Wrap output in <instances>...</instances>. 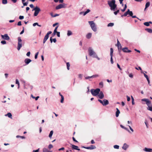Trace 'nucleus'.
I'll return each mask as SVG.
<instances>
[{"label": "nucleus", "instance_id": "c756f323", "mask_svg": "<svg viewBox=\"0 0 152 152\" xmlns=\"http://www.w3.org/2000/svg\"><path fill=\"white\" fill-rule=\"evenodd\" d=\"M70 66V65L69 62L66 63L67 68L68 70H69V69Z\"/></svg>", "mask_w": 152, "mask_h": 152}, {"label": "nucleus", "instance_id": "69168bd1", "mask_svg": "<svg viewBox=\"0 0 152 152\" xmlns=\"http://www.w3.org/2000/svg\"><path fill=\"white\" fill-rule=\"evenodd\" d=\"M117 66H118V67L121 70V68L120 67V66L118 64H117Z\"/></svg>", "mask_w": 152, "mask_h": 152}, {"label": "nucleus", "instance_id": "774afa93", "mask_svg": "<svg viewBox=\"0 0 152 152\" xmlns=\"http://www.w3.org/2000/svg\"><path fill=\"white\" fill-rule=\"evenodd\" d=\"M39 149H38L37 150H34L33 151V152H38L39 151Z\"/></svg>", "mask_w": 152, "mask_h": 152}, {"label": "nucleus", "instance_id": "680f3d73", "mask_svg": "<svg viewBox=\"0 0 152 152\" xmlns=\"http://www.w3.org/2000/svg\"><path fill=\"white\" fill-rule=\"evenodd\" d=\"M72 140H73V141L75 142H78V141L76 140L75 137H72Z\"/></svg>", "mask_w": 152, "mask_h": 152}, {"label": "nucleus", "instance_id": "c9c22d12", "mask_svg": "<svg viewBox=\"0 0 152 152\" xmlns=\"http://www.w3.org/2000/svg\"><path fill=\"white\" fill-rule=\"evenodd\" d=\"M113 147L114 148L117 149H118L119 147V145H114Z\"/></svg>", "mask_w": 152, "mask_h": 152}, {"label": "nucleus", "instance_id": "423d86ee", "mask_svg": "<svg viewBox=\"0 0 152 152\" xmlns=\"http://www.w3.org/2000/svg\"><path fill=\"white\" fill-rule=\"evenodd\" d=\"M89 55L91 56H93L94 57H97V55L91 49V48H89L88 50Z\"/></svg>", "mask_w": 152, "mask_h": 152}, {"label": "nucleus", "instance_id": "5701e85b", "mask_svg": "<svg viewBox=\"0 0 152 152\" xmlns=\"http://www.w3.org/2000/svg\"><path fill=\"white\" fill-rule=\"evenodd\" d=\"M145 30L149 33H152V29L151 28H146Z\"/></svg>", "mask_w": 152, "mask_h": 152}, {"label": "nucleus", "instance_id": "c03bdc74", "mask_svg": "<svg viewBox=\"0 0 152 152\" xmlns=\"http://www.w3.org/2000/svg\"><path fill=\"white\" fill-rule=\"evenodd\" d=\"M119 10H118L117 11H115V12H114V13L115 14V15H116L118 13H119Z\"/></svg>", "mask_w": 152, "mask_h": 152}, {"label": "nucleus", "instance_id": "6e6d98bb", "mask_svg": "<svg viewBox=\"0 0 152 152\" xmlns=\"http://www.w3.org/2000/svg\"><path fill=\"white\" fill-rule=\"evenodd\" d=\"M126 97L127 98V100L128 101H129L130 100V98L128 96H127Z\"/></svg>", "mask_w": 152, "mask_h": 152}, {"label": "nucleus", "instance_id": "0eeeda50", "mask_svg": "<svg viewBox=\"0 0 152 152\" xmlns=\"http://www.w3.org/2000/svg\"><path fill=\"white\" fill-rule=\"evenodd\" d=\"M22 40L20 37H18V44L17 49L18 50H20L22 47Z\"/></svg>", "mask_w": 152, "mask_h": 152}, {"label": "nucleus", "instance_id": "f03ea898", "mask_svg": "<svg viewBox=\"0 0 152 152\" xmlns=\"http://www.w3.org/2000/svg\"><path fill=\"white\" fill-rule=\"evenodd\" d=\"M100 91V89L99 88H96V89H92L91 90V93L93 96H96L98 95Z\"/></svg>", "mask_w": 152, "mask_h": 152}, {"label": "nucleus", "instance_id": "864d4df0", "mask_svg": "<svg viewBox=\"0 0 152 152\" xmlns=\"http://www.w3.org/2000/svg\"><path fill=\"white\" fill-rule=\"evenodd\" d=\"M28 2H26L25 3H23V6H27L28 4Z\"/></svg>", "mask_w": 152, "mask_h": 152}, {"label": "nucleus", "instance_id": "20e7f679", "mask_svg": "<svg viewBox=\"0 0 152 152\" xmlns=\"http://www.w3.org/2000/svg\"><path fill=\"white\" fill-rule=\"evenodd\" d=\"M89 23L92 29L94 31H96L97 30L95 26V24L93 21H89Z\"/></svg>", "mask_w": 152, "mask_h": 152}, {"label": "nucleus", "instance_id": "f3484780", "mask_svg": "<svg viewBox=\"0 0 152 152\" xmlns=\"http://www.w3.org/2000/svg\"><path fill=\"white\" fill-rule=\"evenodd\" d=\"M99 98L100 99H102L104 97V95L102 91H100L98 95Z\"/></svg>", "mask_w": 152, "mask_h": 152}, {"label": "nucleus", "instance_id": "f8f14e48", "mask_svg": "<svg viewBox=\"0 0 152 152\" xmlns=\"http://www.w3.org/2000/svg\"><path fill=\"white\" fill-rule=\"evenodd\" d=\"M123 51L125 53H130L132 52L131 50H128L127 47L124 48L122 49Z\"/></svg>", "mask_w": 152, "mask_h": 152}, {"label": "nucleus", "instance_id": "b1692460", "mask_svg": "<svg viewBox=\"0 0 152 152\" xmlns=\"http://www.w3.org/2000/svg\"><path fill=\"white\" fill-rule=\"evenodd\" d=\"M127 15H128V10L124 15H121V17H123L124 16H126Z\"/></svg>", "mask_w": 152, "mask_h": 152}, {"label": "nucleus", "instance_id": "9d476101", "mask_svg": "<svg viewBox=\"0 0 152 152\" xmlns=\"http://www.w3.org/2000/svg\"><path fill=\"white\" fill-rule=\"evenodd\" d=\"M117 46L118 47V50L119 51H120V50H121L122 49V46H121V43H120V42L118 40V39H117Z\"/></svg>", "mask_w": 152, "mask_h": 152}, {"label": "nucleus", "instance_id": "2f4dec72", "mask_svg": "<svg viewBox=\"0 0 152 152\" xmlns=\"http://www.w3.org/2000/svg\"><path fill=\"white\" fill-rule=\"evenodd\" d=\"M114 25V24L113 23H109L108 25L107 26L110 27V26H113Z\"/></svg>", "mask_w": 152, "mask_h": 152}, {"label": "nucleus", "instance_id": "09e8293b", "mask_svg": "<svg viewBox=\"0 0 152 152\" xmlns=\"http://www.w3.org/2000/svg\"><path fill=\"white\" fill-rule=\"evenodd\" d=\"M91 78H92L91 76H88V77H85V78L86 79H89Z\"/></svg>", "mask_w": 152, "mask_h": 152}, {"label": "nucleus", "instance_id": "5fc2aeb1", "mask_svg": "<svg viewBox=\"0 0 152 152\" xmlns=\"http://www.w3.org/2000/svg\"><path fill=\"white\" fill-rule=\"evenodd\" d=\"M36 25H38V23H35L33 24L34 26H35Z\"/></svg>", "mask_w": 152, "mask_h": 152}, {"label": "nucleus", "instance_id": "13d9d810", "mask_svg": "<svg viewBox=\"0 0 152 152\" xmlns=\"http://www.w3.org/2000/svg\"><path fill=\"white\" fill-rule=\"evenodd\" d=\"M30 54V52H27V53L26 54V55L28 56H29Z\"/></svg>", "mask_w": 152, "mask_h": 152}, {"label": "nucleus", "instance_id": "4c0bfd02", "mask_svg": "<svg viewBox=\"0 0 152 152\" xmlns=\"http://www.w3.org/2000/svg\"><path fill=\"white\" fill-rule=\"evenodd\" d=\"M111 58H110V61L111 63L112 64H113V56H110Z\"/></svg>", "mask_w": 152, "mask_h": 152}, {"label": "nucleus", "instance_id": "4468645a", "mask_svg": "<svg viewBox=\"0 0 152 152\" xmlns=\"http://www.w3.org/2000/svg\"><path fill=\"white\" fill-rule=\"evenodd\" d=\"M90 11V10L89 9H87V11L85 12H80V14L81 15L83 14L84 16L85 15L87 14Z\"/></svg>", "mask_w": 152, "mask_h": 152}, {"label": "nucleus", "instance_id": "412c9836", "mask_svg": "<svg viewBox=\"0 0 152 152\" xmlns=\"http://www.w3.org/2000/svg\"><path fill=\"white\" fill-rule=\"evenodd\" d=\"M92 34L91 33H88L86 36V37L88 39H90L91 37Z\"/></svg>", "mask_w": 152, "mask_h": 152}, {"label": "nucleus", "instance_id": "ea45409f", "mask_svg": "<svg viewBox=\"0 0 152 152\" xmlns=\"http://www.w3.org/2000/svg\"><path fill=\"white\" fill-rule=\"evenodd\" d=\"M145 123L146 126L148 128V123L147 121L146 120H145Z\"/></svg>", "mask_w": 152, "mask_h": 152}, {"label": "nucleus", "instance_id": "9b49d317", "mask_svg": "<svg viewBox=\"0 0 152 152\" xmlns=\"http://www.w3.org/2000/svg\"><path fill=\"white\" fill-rule=\"evenodd\" d=\"M148 107H147V109L149 110L152 111V104L151 102L147 104Z\"/></svg>", "mask_w": 152, "mask_h": 152}, {"label": "nucleus", "instance_id": "f704fd0d", "mask_svg": "<svg viewBox=\"0 0 152 152\" xmlns=\"http://www.w3.org/2000/svg\"><path fill=\"white\" fill-rule=\"evenodd\" d=\"M82 148H85L87 149H90L91 150L90 148V146L89 147H85L84 146H82Z\"/></svg>", "mask_w": 152, "mask_h": 152}, {"label": "nucleus", "instance_id": "2eb2a0df", "mask_svg": "<svg viewBox=\"0 0 152 152\" xmlns=\"http://www.w3.org/2000/svg\"><path fill=\"white\" fill-rule=\"evenodd\" d=\"M109 104V102L108 100L104 99L103 100V104H102L104 106H106Z\"/></svg>", "mask_w": 152, "mask_h": 152}, {"label": "nucleus", "instance_id": "79ce46f5", "mask_svg": "<svg viewBox=\"0 0 152 152\" xmlns=\"http://www.w3.org/2000/svg\"><path fill=\"white\" fill-rule=\"evenodd\" d=\"M53 145L51 144H50L48 146V148L50 149L51 148H53Z\"/></svg>", "mask_w": 152, "mask_h": 152}, {"label": "nucleus", "instance_id": "0e129e2a", "mask_svg": "<svg viewBox=\"0 0 152 152\" xmlns=\"http://www.w3.org/2000/svg\"><path fill=\"white\" fill-rule=\"evenodd\" d=\"M23 30L20 33V34H23L24 32V28L23 27Z\"/></svg>", "mask_w": 152, "mask_h": 152}, {"label": "nucleus", "instance_id": "3c124183", "mask_svg": "<svg viewBox=\"0 0 152 152\" xmlns=\"http://www.w3.org/2000/svg\"><path fill=\"white\" fill-rule=\"evenodd\" d=\"M58 26H57L55 28V29L54 30V31H55V32H57V28H58Z\"/></svg>", "mask_w": 152, "mask_h": 152}, {"label": "nucleus", "instance_id": "7ed1b4c3", "mask_svg": "<svg viewBox=\"0 0 152 152\" xmlns=\"http://www.w3.org/2000/svg\"><path fill=\"white\" fill-rule=\"evenodd\" d=\"M34 10L35 11L34 13V16H37L39 12L41 10L40 8L36 6V7H35L33 10L32 11Z\"/></svg>", "mask_w": 152, "mask_h": 152}, {"label": "nucleus", "instance_id": "473e14b6", "mask_svg": "<svg viewBox=\"0 0 152 152\" xmlns=\"http://www.w3.org/2000/svg\"><path fill=\"white\" fill-rule=\"evenodd\" d=\"M2 3L3 4H6L7 3V0H2Z\"/></svg>", "mask_w": 152, "mask_h": 152}, {"label": "nucleus", "instance_id": "bf43d9fd", "mask_svg": "<svg viewBox=\"0 0 152 152\" xmlns=\"http://www.w3.org/2000/svg\"><path fill=\"white\" fill-rule=\"evenodd\" d=\"M58 23H56L54 24H53V27H55V26L56 25H58Z\"/></svg>", "mask_w": 152, "mask_h": 152}, {"label": "nucleus", "instance_id": "f257e3e1", "mask_svg": "<svg viewBox=\"0 0 152 152\" xmlns=\"http://www.w3.org/2000/svg\"><path fill=\"white\" fill-rule=\"evenodd\" d=\"M107 2L109 6L110 7L111 10H114L117 7V5L115 4V0L108 1Z\"/></svg>", "mask_w": 152, "mask_h": 152}, {"label": "nucleus", "instance_id": "6ab92c4d", "mask_svg": "<svg viewBox=\"0 0 152 152\" xmlns=\"http://www.w3.org/2000/svg\"><path fill=\"white\" fill-rule=\"evenodd\" d=\"M129 145L126 143H124L123 146L122 147V148L124 150H126L128 148Z\"/></svg>", "mask_w": 152, "mask_h": 152}, {"label": "nucleus", "instance_id": "338daca9", "mask_svg": "<svg viewBox=\"0 0 152 152\" xmlns=\"http://www.w3.org/2000/svg\"><path fill=\"white\" fill-rule=\"evenodd\" d=\"M119 1H120V3L121 4H122V5H123V1H124V0H119Z\"/></svg>", "mask_w": 152, "mask_h": 152}, {"label": "nucleus", "instance_id": "dca6fc26", "mask_svg": "<svg viewBox=\"0 0 152 152\" xmlns=\"http://www.w3.org/2000/svg\"><path fill=\"white\" fill-rule=\"evenodd\" d=\"M31 61V60L29 58H26L24 60V62L26 64H28Z\"/></svg>", "mask_w": 152, "mask_h": 152}, {"label": "nucleus", "instance_id": "603ef678", "mask_svg": "<svg viewBox=\"0 0 152 152\" xmlns=\"http://www.w3.org/2000/svg\"><path fill=\"white\" fill-rule=\"evenodd\" d=\"M18 26H21V21H20L19 22H18Z\"/></svg>", "mask_w": 152, "mask_h": 152}, {"label": "nucleus", "instance_id": "cd10ccee", "mask_svg": "<svg viewBox=\"0 0 152 152\" xmlns=\"http://www.w3.org/2000/svg\"><path fill=\"white\" fill-rule=\"evenodd\" d=\"M72 34V33L71 31L69 30L68 31L67 35L68 36H69Z\"/></svg>", "mask_w": 152, "mask_h": 152}, {"label": "nucleus", "instance_id": "a878e982", "mask_svg": "<svg viewBox=\"0 0 152 152\" xmlns=\"http://www.w3.org/2000/svg\"><path fill=\"white\" fill-rule=\"evenodd\" d=\"M90 148L91 150L95 149L96 148L95 146L92 145H90Z\"/></svg>", "mask_w": 152, "mask_h": 152}, {"label": "nucleus", "instance_id": "393cba45", "mask_svg": "<svg viewBox=\"0 0 152 152\" xmlns=\"http://www.w3.org/2000/svg\"><path fill=\"white\" fill-rule=\"evenodd\" d=\"M128 14L130 15L131 16H132V15H133L132 12L131 11H130L129 9H128Z\"/></svg>", "mask_w": 152, "mask_h": 152}, {"label": "nucleus", "instance_id": "a18cd8bd", "mask_svg": "<svg viewBox=\"0 0 152 152\" xmlns=\"http://www.w3.org/2000/svg\"><path fill=\"white\" fill-rule=\"evenodd\" d=\"M1 43L3 44H5L6 43V42L5 40H3L1 41Z\"/></svg>", "mask_w": 152, "mask_h": 152}, {"label": "nucleus", "instance_id": "e433bc0d", "mask_svg": "<svg viewBox=\"0 0 152 152\" xmlns=\"http://www.w3.org/2000/svg\"><path fill=\"white\" fill-rule=\"evenodd\" d=\"M15 83H16V84H17L18 85V88H19V82L18 80L17 79H16V80Z\"/></svg>", "mask_w": 152, "mask_h": 152}, {"label": "nucleus", "instance_id": "e2e57ef3", "mask_svg": "<svg viewBox=\"0 0 152 152\" xmlns=\"http://www.w3.org/2000/svg\"><path fill=\"white\" fill-rule=\"evenodd\" d=\"M99 102L102 104H103V102L101 100L99 99L98 100Z\"/></svg>", "mask_w": 152, "mask_h": 152}, {"label": "nucleus", "instance_id": "4d7b16f0", "mask_svg": "<svg viewBox=\"0 0 152 152\" xmlns=\"http://www.w3.org/2000/svg\"><path fill=\"white\" fill-rule=\"evenodd\" d=\"M135 69H137V70H138V69H139L140 70H142V69L140 67V66H139L138 67V68H137V67H135Z\"/></svg>", "mask_w": 152, "mask_h": 152}, {"label": "nucleus", "instance_id": "ddd939ff", "mask_svg": "<svg viewBox=\"0 0 152 152\" xmlns=\"http://www.w3.org/2000/svg\"><path fill=\"white\" fill-rule=\"evenodd\" d=\"M72 147V149L76 150L77 151H80V149L79 148H78V147L74 145L71 144Z\"/></svg>", "mask_w": 152, "mask_h": 152}, {"label": "nucleus", "instance_id": "7c9ffc66", "mask_svg": "<svg viewBox=\"0 0 152 152\" xmlns=\"http://www.w3.org/2000/svg\"><path fill=\"white\" fill-rule=\"evenodd\" d=\"M53 131L52 130L50 132V133L49 134V137L50 138H51V137H52V136L53 134Z\"/></svg>", "mask_w": 152, "mask_h": 152}, {"label": "nucleus", "instance_id": "a211bd4d", "mask_svg": "<svg viewBox=\"0 0 152 152\" xmlns=\"http://www.w3.org/2000/svg\"><path fill=\"white\" fill-rule=\"evenodd\" d=\"M142 100L143 101H145L146 102L147 105L151 102L147 99H142Z\"/></svg>", "mask_w": 152, "mask_h": 152}, {"label": "nucleus", "instance_id": "8fccbe9b", "mask_svg": "<svg viewBox=\"0 0 152 152\" xmlns=\"http://www.w3.org/2000/svg\"><path fill=\"white\" fill-rule=\"evenodd\" d=\"M24 16H20L19 17V19L20 20H22L23 19Z\"/></svg>", "mask_w": 152, "mask_h": 152}, {"label": "nucleus", "instance_id": "a19ab883", "mask_svg": "<svg viewBox=\"0 0 152 152\" xmlns=\"http://www.w3.org/2000/svg\"><path fill=\"white\" fill-rule=\"evenodd\" d=\"M38 53H39V52H38L35 54V57H34L35 59H37V58Z\"/></svg>", "mask_w": 152, "mask_h": 152}, {"label": "nucleus", "instance_id": "052dcab7", "mask_svg": "<svg viewBox=\"0 0 152 152\" xmlns=\"http://www.w3.org/2000/svg\"><path fill=\"white\" fill-rule=\"evenodd\" d=\"M64 150V147H62L60 148H59V149H58V151H61V150Z\"/></svg>", "mask_w": 152, "mask_h": 152}, {"label": "nucleus", "instance_id": "de8ad7c7", "mask_svg": "<svg viewBox=\"0 0 152 152\" xmlns=\"http://www.w3.org/2000/svg\"><path fill=\"white\" fill-rule=\"evenodd\" d=\"M56 33L57 34V36L58 37H60V32L57 31V32H56Z\"/></svg>", "mask_w": 152, "mask_h": 152}, {"label": "nucleus", "instance_id": "bb28decb", "mask_svg": "<svg viewBox=\"0 0 152 152\" xmlns=\"http://www.w3.org/2000/svg\"><path fill=\"white\" fill-rule=\"evenodd\" d=\"M113 49L112 48H110V56H113Z\"/></svg>", "mask_w": 152, "mask_h": 152}, {"label": "nucleus", "instance_id": "4be33fe9", "mask_svg": "<svg viewBox=\"0 0 152 152\" xmlns=\"http://www.w3.org/2000/svg\"><path fill=\"white\" fill-rule=\"evenodd\" d=\"M6 116H8V117L12 118V115L10 113H9L5 115Z\"/></svg>", "mask_w": 152, "mask_h": 152}, {"label": "nucleus", "instance_id": "37998d69", "mask_svg": "<svg viewBox=\"0 0 152 152\" xmlns=\"http://www.w3.org/2000/svg\"><path fill=\"white\" fill-rule=\"evenodd\" d=\"M48 150L46 148H43V152H48Z\"/></svg>", "mask_w": 152, "mask_h": 152}, {"label": "nucleus", "instance_id": "c85d7f7f", "mask_svg": "<svg viewBox=\"0 0 152 152\" xmlns=\"http://www.w3.org/2000/svg\"><path fill=\"white\" fill-rule=\"evenodd\" d=\"M150 5V2H148L146 3L145 4V9H146Z\"/></svg>", "mask_w": 152, "mask_h": 152}, {"label": "nucleus", "instance_id": "1a4fd4ad", "mask_svg": "<svg viewBox=\"0 0 152 152\" xmlns=\"http://www.w3.org/2000/svg\"><path fill=\"white\" fill-rule=\"evenodd\" d=\"M1 37L4 39L8 40L10 39V37L7 34H5L4 35H1Z\"/></svg>", "mask_w": 152, "mask_h": 152}, {"label": "nucleus", "instance_id": "aec40b11", "mask_svg": "<svg viewBox=\"0 0 152 152\" xmlns=\"http://www.w3.org/2000/svg\"><path fill=\"white\" fill-rule=\"evenodd\" d=\"M116 111L115 113V115L116 117H118L119 116V114L120 113V111L118 108H116Z\"/></svg>", "mask_w": 152, "mask_h": 152}, {"label": "nucleus", "instance_id": "49530a36", "mask_svg": "<svg viewBox=\"0 0 152 152\" xmlns=\"http://www.w3.org/2000/svg\"><path fill=\"white\" fill-rule=\"evenodd\" d=\"M99 85L101 86L102 87L103 86V82H101L99 83Z\"/></svg>", "mask_w": 152, "mask_h": 152}, {"label": "nucleus", "instance_id": "72a5a7b5", "mask_svg": "<svg viewBox=\"0 0 152 152\" xmlns=\"http://www.w3.org/2000/svg\"><path fill=\"white\" fill-rule=\"evenodd\" d=\"M144 25L146 26H149L150 25L149 23L148 22H145L144 23Z\"/></svg>", "mask_w": 152, "mask_h": 152}, {"label": "nucleus", "instance_id": "58836bf2", "mask_svg": "<svg viewBox=\"0 0 152 152\" xmlns=\"http://www.w3.org/2000/svg\"><path fill=\"white\" fill-rule=\"evenodd\" d=\"M99 76V75H94L91 76L92 78L96 77Z\"/></svg>", "mask_w": 152, "mask_h": 152}, {"label": "nucleus", "instance_id": "6e6552de", "mask_svg": "<svg viewBox=\"0 0 152 152\" xmlns=\"http://www.w3.org/2000/svg\"><path fill=\"white\" fill-rule=\"evenodd\" d=\"M52 31H48L46 34L45 36L43 41V43H45L46 41H47V40L48 39L49 37V35L52 33Z\"/></svg>", "mask_w": 152, "mask_h": 152}, {"label": "nucleus", "instance_id": "39448f33", "mask_svg": "<svg viewBox=\"0 0 152 152\" xmlns=\"http://www.w3.org/2000/svg\"><path fill=\"white\" fill-rule=\"evenodd\" d=\"M66 4L63 3L62 4H60L56 6V9L57 10L62 8H65L66 7Z\"/></svg>", "mask_w": 152, "mask_h": 152}]
</instances>
